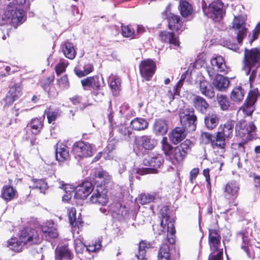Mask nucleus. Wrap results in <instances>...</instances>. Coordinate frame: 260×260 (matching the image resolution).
Here are the masks:
<instances>
[{
    "mask_svg": "<svg viewBox=\"0 0 260 260\" xmlns=\"http://www.w3.org/2000/svg\"><path fill=\"white\" fill-rule=\"evenodd\" d=\"M157 144V140L151 136L144 135L135 140V148L139 150H152Z\"/></svg>",
    "mask_w": 260,
    "mask_h": 260,
    "instance_id": "13",
    "label": "nucleus"
},
{
    "mask_svg": "<svg viewBox=\"0 0 260 260\" xmlns=\"http://www.w3.org/2000/svg\"><path fill=\"white\" fill-rule=\"evenodd\" d=\"M200 89L201 93L209 98L214 96V91L212 85L205 80L201 81L200 83Z\"/></svg>",
    "mask_w": 260,
    "mask_h": 260,
    "instance_id": "34",
    "label": "nucleus"
},
{
    "mask_svg": "<svg viewBox=\"0 0 260 260\" xmlns=\"http://www.w3.org/2000/svg\"><path fill=\"white\" fill-rule=\"evenodd\" d=\"M163 162L164 158L160 154H153L151 156H148L144 159L143 163L145 166L150 168L140 169L138 170V173L141 175L156 173L157 169L160 167Z\"/></svg>",
    "mask_w": 260,
    "mask_h": 260,
    "instance_id": "6",
    "label": "nucleus"
},
{
    "mask_svg": "<svg viewBox=\"0 0 260 260\" xmlns=\"http://www.w3.org/2000/svg\"><path fill=\"white\" fill-rule=\"evenodd\" d=\"M110 87L111 88L115 90H118L121 84L120 78L115 76H111L110 77Z\"/></svg>",
    "mask_w": 260,
    "mask_h": 260,
    "instance_id": "56",
    "label": "nucleus"
},
{
    "mask_svg": "<svg viewBox=\"0 0 260 260\" xmlns=\"http://www.w3.org/2000/svg\"><path fill=\"white\" fill-rule=\"evenodd\" d=\"M169 28L173 31L179 32L183 30L182 22L178 15L170 13L168 15Z\"/></svg>",
    "mask_w": 260,
    "mask_h": 260,
    "instance_id": "22",
    "label": "nucleus"
},
{
    "mask_svg": "<svg viewBox=\"0 0 260 260\" xmlns=\"http://www.w3.org/2000/svg\"><path fill=\"white\" fill-rule=\"evenodd\" d=\"M152 247L151 244L146 241H141L139 244V253L137 255L138 259H144L145 258L147 251Z\"/></svg>",
    "mask_w": 260,
    "mask_h": 260,
    "instance_id": "43",
    "label": "nucleus"
},
{
    "mask_svg": "<svg viewBox=\"0 0 260 260\" xmlns=\"http://www.w3.org/2000/svg\"><path fill=\"white\" fill-rule=\"evenodd\" d=\"M243 70L249 76V82L251 85L256 77L260 81V49L257 48L248 50L245 49L243 60Z\"/></svg>",
    "mask_w": 260,
    "mask_h": 260,
    "instance_id": "1",
    "label": "nucleus"
},
{
    "mask_svg": "<svg viewBox=\"0 0 260 260\" xmlns=\"http://www.w3.org/2000/svg\"><path fill=\"white\" fill-rule=\"evenodd\" d=\"M118 132L125 138H129L132 134V132L128 127L124 124L121 125L118 127Z\"/></svg>",
    "mask_w": 260,
    "mask_h": 260,
    "instance_id": "59",
    "label": "nucleus"
},
{
    "mask_svg": "<svg viewBox=\"0 0 260 260\" xmlns=\"http://www.w3.org/2000/svg\"><path fill=\"white\" fill-rule=\"evenodd\" d=\"M179 10L181 15L184 17L191 15L192 12L191 5L185 1H180Z\"/></svg>",
    "mask_w": 260,
    "mask_h": 260,
    "instance_id": "42",
    "label": "nucleus"
},
{
    "mask_svg": "<svg viewBox=\"0 0 260 260\" xmlns=\"http://www.w3.org/2000/svg\"><path fill=\"white\" fill-rule=\"evenodd\" d=\"M62 50L66 57L70 59H73L75 57L76 51L72 43L66 42L62 46Z\"/></svg>",
    "mask_w": 260,
    "mask_h": 260,
    "instance_id": "40",
    "label": "nucleus"
},
{
    "mask_svg": "<svg viewBox=\"0 0 260 260\" xmlns=\"http://www.w3.org/2000/svg\"><path fill=\"white\" fill-rule=\"evenodd\" d=\"M235 129L234 121L231 120H228L224 124L220 125L217 133L229 140L233 136Z\"/></svg>",
    "mask_w": 260,
    "mask_h": 260,
    "instance_id": "19",
    "label": "nucleus"
},
{
    "mask_svg": "<svg viewBox=\"0 0 260 260\" xmlns=\"http://www.w3.org/2000/svg\"><path fill=\"white\" fill-rule=\"evenodd\" d=\"M219 118L216 114L208 115L205 118V123L207 127L209 129H214L218 124Z\"/></svg>",
    "mask_w": 260,
    "mask_h": 260,
    "instance_id": "41",
    "label": "nucleus"
},
{
    "mask_svg": "<svg viewBox=\"0 0 260 260\" xmlns=\"http://www.w3.org/2000/svg\"><path fill=\"white\" fill-rule=\"evenodd\" d=\"M186 133L184 128L177 127L173 130L170 135V139L174 144H177L184 139Z\"/></svg>",
    "mask_w": 260,
    "mask_h": 260,
    "instance_id": "28",
    "label": "nucleus"
},
{
    "mask_svg": "<svg viewBox=\"0 0 260 260\" xmlns=\"http://www.w3.org/2000/svg\"><path fill=\"white\" fill-rule=\"evenodd\" d=\"M258 91L257 89L250 90L247 98L245 107L243 108V112L247 115H250L253 111V106L257 100Z\"/></svg>",
    "mask_w": 260,
    "mask_h": 260,
    "instance_id": "20",
    "label": "nucleus"
},
{
    "mask_svg": "<svg viewBox=\"0 0 260 260\" xmlns=\"http://www.w3.org/2000/svg\"><path fill=\"white\" fill-rule=\"evenodd\" d=\"M240 189L239 183L234 180L231 181L226 183L224 187V192L226 196L230 198H236L238 195Z\"/></svg>",
    "mask_w": 260,
    "mask_h": 260,
    "instance_id": "24",
    "label": "nucleus"
},
{
    "mask_svg": "<svg viewBox=\"0 0 260 260\" xmlns=\"http://www.w3.org/2000/svg\"><path fill=\"white\" fill-rule=\"evenodd\" d=\"M148 125L147 121L141 118H136L131 122L132 128L135 131H142L146 129Z\"/></svg>",
    "mask_w": 260,
    "mask_h": 260,
    "instance_id": "36",
    "label": "nucleus"
},
{
    "mask_svg": "<svg viewBox=\"0 0 260 260\" xmlns=\"http://www.w3.org/2000/svg\"><path fill=\"white\" fill-rule=\"evenodd\" d=\"M155 62L151 59L142 60L139 65L140 72L142 78L146 81H149L156 71Z\"/></svg>",
    "mask_w": 260,
    "mask_h": 260,
    "instance_id": "10",
    "label": "nucleus"
},
{
    "mask_svg": "<svg viewBox=\"0 0 260 260\" xmlns=\"http://www.w3.org/2000/svg\"><path fill=\"white\" fill-rule=\"evenodd\" d=\"M72 152L76 158H86L92 155L93 148L91 144L84 141H79L74 144Z\"/></svg>",
    "mask_w": 260,
    "mask_h": 260,
    "instance_id": "7",
    "label": "nucleus"
},
{
    "mask_svg": "<svg viewBox=\"0 0 260 260\" xmlns=\"http://www.w3.org/2000/svg\"><path fill=\"white\" fill-rule=\"evenodd\" d=\"M93 190V186L90 182L84 181L76 188L74 197L77 199L84 200Z\"/></svg>",
    "mask_w": 260,
    "mask_h": 260,
    "instance_id": "16",
    "label": "nucleus"
},
{
    "mask_svg": "<svg viewBox=\"0 0 260 260\" xmlns=\"http://www.w3.org/2000/svg\"><path fill=\"white\" fill-rule=\"evenodd\" d=\"M81 82L84 90H88L89 88L93 89L92 93L96 101L98 102L101 101L104 94L102 91L103 85L100 81L99 77L97 76L88 77L82 79Z\"/></svg>",
    "mask_w": 260,
    "mask_h": 260,
    "instance_id": "3",
    "label": "nucleus"
},
{
    "mask_svg": "<svg viewBox=\"0 0 260 260\" xmlns=\"http://www.w3.org/2000/svg\"><path fill=\"white\" fill-rule=\"evenodd\" d=\"M120 112L122 115L126 117L134 116L135 113V111L131 109L127 104H124L121 106Z\"/></svg>",
    "mask_w": 260,
    "mask_h": 260,
    "instance_id": "54",
    "label": "nucleus"
},
{
    "mask_svg": "<svg viewBox=\"0 0 260 260\" xmlns=\"http://www.w3.org/2000/svg\"><path fill=\"white\" fill-rule=\"evenodd\" d=\"M102 237L99 238L94 244L86 246L85 251L89 252H94L99 251L102 247Z\"/></svg>",
    "mask_w": 260,
    "mask_h": 260,
    "instance_id": "52",
    "label": "nucleus"
},
{
    "mask_svg": "<svg viewBox=\"0 0 260 260\" xmlns=\"http://www.w3.org/2000/svg\"><path fill=\"white\" fill-rule=\"evenodd\" d=\"M229 140L218 133L211 141V146L214 151L219 152V155L223 156L225 151L226 143Z\"/></svg>",
    "mask_w": 260,
    "mask_h": 260,
    "instance_id": "17",
    "label": "nucleus"
},
{
    "mask_svg": "<svg viewBox=\"0 0 260 260\" xmlns=\"http://www.w3.org/2000/svg\"><path fill=\"white\" fill-rule=\"evenodd\" d=\"M223 46L235 51H238L239 49L238 44L232 43L230 40H226L223 42Z\"/></svg>",
    "mask_w": 260,
    "mask_h": 260,
    "instance_id": "63",
    "label": "nucleus"
},
{
    "mask_svg": "<svg viewBox=\"0 0 260 260\" xmlns=\"http://www.w3.org/2000/svg\"><path fill=\"white\" fill-rule=\"evenodd\" d=\"M161 149L164 151L165 155L170 157L171 155L173 150H174V148H173L171 145H170L167 141V138L166 137H164L161 141Z\"/></svg>",
    "mask_w": 260,
    "mask_h": 260,
    "instance_id": "51",
    "label": "nucleus"
},
{
    "mask_svg": "<svg viewBox=\"0 0 260 260\" xmlns=\"http://www.w3.org/2000/svg\"><path fill=\"white\" fill-rule=\"evenodd\" d=\"M230 81L229 79L220 75H217L213 81V85L218 90H225L229 86Z\"/></svg>",
    "mask_w": 260,
    "mask_h": 260,
    "instance_id": "29",
    "label": "nucleus"
},
{
    "mask_svg": "<svg viewBox=\"0 0 260 260\" xmlns=\"http://www.w3.org/2000/svg\"><path fill=\"white\" fill-rule=\"evenodd\" d=\"M56 260H70L71 253L67 246H63L56 250Z\"/></svg>",
    "mask_w": 260,
    "mask_h": 260,
    "instance_id": "38",
    "label": "nucleus"
},
{
    "mask_svg": "<svg viewBox=\"0 0 260 260\" xmlns=\"http://www.w3.org/2000/svg\"><path fill=\"white\" fill-rule=\"evenodd\" d=\"M205 57L204 54H201L198 56L196 59V60L194 62L193 66L196 68H200L202 67L205 63Z\"/></svg>",
    "mask_w": 260,
    "mask_h": 260,
    "instance_id": "62",
    "label": "nucleus"
},
{
    "mask_svg": "<svg viewBox=\"0 0 260 260\" xmlns=\"http://www.w3.org/2000/svg\"><path fill=\"white\" fill-rule=\"evenodd\" d=\"M60 112L58 109H53L49 108L47 113V117L49 123H51L52 121L56 120V119L60 115Z\"/></svg>",
    "mask_w": 260,
    "mask_h": 260,
    "instance_id": "53",
    "label": "nucleus"
},
{
    "mask_svg": "<svg viewBox=\"0 0 260 260\" xmlns=\"http://www.w3.org/2000/svg\"><path fill=\"white\" fill-rule=\"evenodd\" d=\"M244 91L241 86L235 87L231 93V99L234 102L238 103L242 101L244 96Z\"/></svg>",
    "mask_w": 260,
    "mask_h": 260,
    "instance_id": "39",
    "label": "nucleus"
},
{
    "mask_svg": "<svg viewBox=\"0 0 260 260\" xmlns=\"http://www.w3.org/2000/svg\"><path fill=\"white\" fill-rule=\"evenodd\" d=\"M185 156L184 153L182 152L179 147L177 146L173 150L169 158L173 161L175 160L177 162H180L183 160Z\"/></svg>",
    "mask_w": 260,
    "mask_h": 260,
    "instance_id": "46",
    "label": "nucleus"
},
{
    "mask_svg": "<svg viewBox=\"0 0 260 260\" xmlns=\"http://www.w3.org/2000/svg\"><path fill=\"white\" fill-rule=\"evenodd\" d=\"M214 137L211 134L208 133H203L201 134V140L202 143L204 144H211V141L213 139Z\"/></svg>",
    "mask_w": 260,
    "mask_h": 260,
    "instance_id": "64",
    "label": "nucleus"
},
{
    "mask_svg": "<svg viewBox=\"0 0 260 260\" xmlns=\"http://www.w3.org/2000/svg\"><path fill=\"white\" fill-rule=\"evenodd\" d=\"M110 210L117 215L124 217L128 213V210L126 209L125 206H123L120 203H117L115 205H112L110 206Z\"/></svg>",
    "mask_w": 260,
    "mask_h": 260,
    "instance_id": "45",
    "label": "nucleus"
},
{
    "mask_svg": "<svg viewBox=\"0 0 260 260\" xmlns=\"http://www.w3.org/2000/svg\"><path fill=\"white\" fill-rule=\"evenodd\" d=\"M255 129L256 127L253 122L247 123L245 120L240 121L235 126L237 135L245 141L251 139V133Z\"/></svg>",
    "mask_w": 260,
    "mask_h": 260,
    "instance_id": "9",
    "label": "nucleus"
},
{
    "mask_svg": "<svg viewBox=\"0 0 260 260\" xmlns=\"http://www.w3.org/2000/svg\"><path fill=\"white\" fill-rule=\"evenodd\" d=\"M53 78H47L45 82L43 83V88L44 89L48 92V95L50 96H55L57 92V91L54 89V87L50 86V84L53 81Z\"/></svg>",
    "mask_w": 260,
    "mask_h": 260,
    "instance_id": "48",
    "label": "nucleus"
},
{
    "mask_svg": "<svg viewBox=\"0 0 260 260\" xmlns=\"http://www.w3.org/2000/svg\"><path fill=\"white\" fill-rule=\"evenodd\" d=\"M209 245L211 252L223 253V247L221 237L215 230H209Z\"/></svg>",
    "mask_w": 260,
    "mask_h": 260,
    "instance_id": "12",
    "label": "nucleus"
},
{
    "mask_svg": "<svg viewBox=\"0 0 260 260\" xmlns=\"http://www.w3.org/2000/svg\"><path fill=\"white\" fill-rule=\"evenodd\" d=\"M60 87L62 89L68 88L69 87V82L67 75H64L57 81Z\"/></svg>",
    "mask_w": 260,
    "mask_h": 260,
    "instance_id": "61",
    "label": "nucleus"
},
{
    "mask_svg": "<svg viewBox=\"0 0 260 260\" xmlns=\"http://www.w3.org/2000/svg\"><path fill=\"white\" fill-rule=\"evenodd\" d=\"M154 199V197L153 195L148 193H144L140 196L139 200L141 204L145 205L151 202Z\"/></svg>",
    "mask_w": 260,
    "mask_h": 260,
    "instance_id": "55",
    "label": "nucleus"
},
{
    "mask_svg": "<svg viewBox=\"0 0 260 260\" xmlns=\"http://www.w3.org/2000/svg\"><path fill=\"white\" fill-rule=\"evenodd\" d=\"M17 190L10 185H5L1 191V197L6 201H10L14 198Z\"/></svg>",
    "mask_w": 260,
    "mask_h": 260,
    "instance_id": "31",
    "label": "nucleus"
},
{
    "mask_svg": "<svg viewBox=\"0 0 260 260\" xmlns=\"http://www.w3.org/2000/svg\"><path fill=\"white\" fill-rule=\"evenodd\" d=\"M42 239L38 232L34 229H26L22 230L19 238L12 237L7 241V247L10 249L20 251L26 244H39Z\"/></svg>",
    "mask_w": 260,
    "mask_h": 260,
    "instance_id": "2",
    "label": "nucleus"
},
{
    "mask_svg": "<svg viewBox=\"0 0 260 260\" xmlns=\"http://www.w3.org/2000/svg\"><path fill=\"white\" fill-rule=\"evenodd\" d=\"M93 65L90 63H87L84 66L83 71L77 69V68H75L74 72L78 77H82L91 73L93 71Z\"/></svg>",
    "mask_w": 260,
    "mask_h": 260,
    "instance_id": "49",
    "label": "nucleus"
},
{
    "mask_svg": "<svg viewBox=\"0 0 260 260\" xmlns=\"http://www.w3.org/2000/svg\"><path fill=\"white\" fill-rule=\"evenodd\" d=\"M190 141L188 140H186L179 146H178V147L182 152L184 153V154L186 155L187 152L190 149Z\"/></svg>",
    "mask_w": 260,
    "mask_h": 260,
    "instance_id": "60",
    "label": "nucleus"
},
{
    "mask_svg": "<svg viewBox=\"0 0 260 260\" xmlns=\"http://www.w3.org/2000/svg\"><path fill=\"white\" fill-rule=\"evenodd\" d=\"M204 14L213 19L219 20L223 14V4L220 0H215L210 3L208 7L203 6Z\"/></svg>",
    "mask_w": 260,
    "mask_h": 260,
    "instance_id": "8",
    "label": "nucleus"
},
{
    "mask_svg": "<svg viewBox=\"0 0 260 260\" xmlns=\"http://www.w3.org/2000/svg\"><path fill=\"white\" fill-rule=\"evenodd\" d=\"M122 35L124 37L126 38H137L138 35L134 28L132 25H124L121 26Z\"/></svg>",
    "mask_w": 260,
    "mask_h": 260,
    "instance_id": "47",
    "label": "nucleus"
},
{
    "mask_svg": "<svg viewBox=\"0 0 260 260\" xmlns=\"http://www.w3.org/2000/svg\"><path fill=\"white\" fill-rule=\"evenodd\" d=\"M76 210L72 208L69 212V217L70 224L73 226V234L75 236V232L79 231L82 227L83 222L80 219L77 220L76 217Z\"/></svg>",
    "mask_w": 260,
    "mask_h": 260,
    "instance_id": "25",
    "label": "nucleus"
},
{
    "mask_svg": "<svg viewBox=\"0 0 260 260\" xmlns=\"http://www.w3.org/2000/svg\"><path fill=\"white\" fill-rule=\"evenodd\" d=\"M218 102L221 110H227L228 109L230 106V102L226 97L223 95L219 96Z\"/></svg>",
    "mask_w": 260,
    "mask_h": 260,
    "instance_id": "57",
    "label": "nucleus"
},
{
    "mask_svg": "<svg viewBox=\"0 0 260 260\" xmlns=\"http://www.w3.org/2000/svg\"><path fill=\"white\" fill-rule=\"evenodd\" d=\"M32 184L30 185V188L32 189H39L41 192L44 193L48 188L47 183L43 179H32Z\"/></svg>",
    "mask_w": 260,
    "mask_h": 260,
    "instance_id": "44",
    "label": "nucleus"
},
{
    "mask_svg": "<svg viewBox=\"0 0 260 260\" xmlns=\"http://www.w3.org/2000/svg\"><path fill=\"white\" fill-rule=\"evenodd\" d=\"M68 65V62L67 60H61L55 67L56 73L59 75L64 72Z\"/></svg>",
    "mask_w": 260,
    "mask_h": 260,
    "instance_id": "58",
    "label": "nucleus"
},
{
    "mask_svg": "<svg viewBox=\"0 0 260 260\" xmlns=\"http://www.w3.org/2000/svg\"><path fill=\"white\" fill-rule=\"evenodd\" d=\"M42 231L43 236L47 240L50 238H55L58 236V233L54 222L50 220L46 221L42 226Z\"/></svg>",
    "mask_w": 260,
    "mask_h": 260,
    "instance_id": "21",
    "label": "nucleus"
},
{
    "mask_svg": "<svg viewBox=\"0 0 260 260\" xmlns=\"http://www.w3.org/2000/svg\"><path fill=\"white\" fill-rule=\"evenodd\" d=\"M168 130L167 124L165 120L161 119H156L153 124V131L155 134L163 135L167 133Z\"/></svg>",
    "mask_w": 260,
    "mask_h": 260,
    "instance_id": "33",
    "label": "nucleus"
},
{
    "mask_svg": "<svg viewBox=\"0 0 260 260\" xmlns=\"http://www.w3.org/2000/svg\"><path fill=\"white\" fill-rule=\"evenodd\" d=\"M90 199L91 203L102 206L105 205L108 201L106 194L101 192L98 189L93 191Z\"/></svg>",
    "mask_w": 260,
    "mask_h": 260,
    "instance_id": "30",
    "label": "nucleus"
},
{
    "mask_svg": "<svg viewBox=\"0 0 260 260\" xmlns=\"http://www.w3.org/2000/svg\"><path fill=\"white\" fill-rule=\"evenodd\" d=\"M9 19H11L14 25L21 24L25 20L24 12L23 10L15 8L14 9L10 7L7 14Z\"/></svg>",
    "mask_w": 260,
    "mask_h": 260,
    "instance_id": "18",
    "label": "nucleus"
},
{
    "mask_svg": "<svg viewBox=\"0 0 260 260\" xmlns=\"http://www.w3.org/2000/svg\"><path fill=\"white\" fill-rule=\"evenodd\" d=\"M158 260H170V254L169 246L167 244H163L160 247L158 254Z\"/></svg>",
    "mask_w": 260,
    "mask_h": 260,
    "instance_id": "50",
    "label": "nucleus"
},
{
    "mask_svg": "<svg viewBox=\"0 0 260 260\" xmlns=\"http://www.w3.org/2000/svg\"><path fill=\"white\" fill-rule=\"evenodd\" d=\"M79 234V231L75 232V236L73 235V237L75 238L74 244L75 249L77 253H82L86 249V246L83 243V238L80 235L78 236Z\"/></svg>",
    "mask_w": 260,
    "mask_h": 260,
    "instance_id": "37",
    "label": "nucleus"
},
{
    "mask_svg": "<svg viewBox=\"0 0 260 260\" xmlns=\"http://www.w3.org/2000/svg\"><path fill=\"white\" fill-rule=\"evenodd\" d=\"M69 157V149L62 143L57 144L56 148V159L58 161H63Z\"/></svg>",
    "mask_w": 260,
    "mask_h": 260,
    "instance_id": "23",
    "label": "nucleus"
},
{
    "mask_svg": "<svg viewBox=\"0 0 260 260\" xmlns=\"http://www.w3.org/2000/svg\"><path fill=\"white\" fill-rule=\"evenodd\" d=\"M179 118L181 125L184 129H188L189 131H195L196 128L197 116L194 115L193 109L185 107L181 109L179 112Z\"/></svg>",
    "mask_w": 260,
    "mask_h": 260,
    "instance_id": "5",
    "label": "nucleus"
},
{
    "mask_svg": "<svg viewBox=\"0 0 260 260\" xmlns=\"http://www.w3.org/2000/svg\"><path fill=\"white\" fill-rule=\"evenodd\" d=\"M226 66L223 58L221 56H217L211 59L210 65L208 66L206 70L210 77L216 75L218 72H224L226 71Z\"/></svg>",
    "mask_w": 260,
    "mask_h": 260,
    "instance_id": "11",
    "label": "nucleus"
},
{
    "mask_svg": "<svg viewBox=\"0 0 260 260\" xmlns=\"http://www.w3.org/2000/svg\"><path fill=\"white\" fill-rule=\"evenodd\" d=\"M233 28L236 31L237 40L240 44L246 35L247 29L245 27V19L242 16L235 17L233 22Z\"/></svg>",
    "mask_w": 260,
    "mask_h": 260,
    "instance_id": "14",
    "label": "nucleus"
},
{
    "mask_svg": "<svg viewBox=\"0 0 260 260\" xmlns=\"http://www.w3.org/2000/svg\"><path fill=\"white\" fill-rule=\"evenodd\" d=\"M237 237L238 240H242L241 248L243 249L247 253V255H248L249 233L246 230H242V231L237 233Z\"/></svg>",
    "mask_w": 260,
    "mask_h": 260,
    "instance_id": "35",
    "label": "nucleus"
},
{
    "mask_svg": "<svg viewBox=\"0 0 260 260\" xmlns=\"http://www.w3.org/2000/svg\"><path fill=\"white\" fill-rule=\"evenodd\" d=\"M193 102L194 107L198 111L202 113L206 112L209 107V104L203 98L196 96L194 98Z\"/></svg>",
    "mask_w": 260,
    "mask_h": 260,
    "instance_id": "32",
    "label": "nucleus"
},
{
    "mask_svg": "<svg viewBox=\"0 0 260 260\" xmlns=\"http://www.w3.org/2000/svg\"><path fill=\"white\" fill-rule=\"evenodd\" d=\"M159 36L162 42L168 43L175 47L179 46V40L173 33L166 31H161L160 32Z\"/></svg>",
    "mask_w": 260,
    "mask_h": 260,
    "instance_id": "26",
    "label": "nucleus"
},
{
    "mask_svg": "<svg viewBox=\"0 0 260 260\" xmlns=\"http://www.w3.org/2000/svg\"><path fill=\"white\" fill-rule=\"evenodd\" d=\"M21 84L14 83L10 86L9 91L5 98L6 105L10 106L22 94Z\"/></svg>",
    "mask_w": 260,
    "mask_h": 260,
    "instance_id": "15",
    "label": "nucleus"
},
{
    "mask_svg": "<svg viewBox=\"0 0 260 260\" xmlns=\"http://www.w3.org/2000/svg\"><path fill=\"white\" fill-rule=\"evenodd\" d=\"M43 126L41 118H34L27 125L26 131H30L34 135L38 134Z\"/></svg>",
    "mask_w": 260,
    "mask_h": 260,
    "instance_id": "27",
    "label": "nucleus"
},
{
    "mask_svg": "<svg viewBox=\"0 0 260 260\" xmlns=\"http://www.w3.org/2000/svg\"><path fill=\"white\" fill-rule=\"evenodd\" d=\"M169 210L168 206H164L160 210L161 226L164 229L167 226L168 241L170 244H174L175 242L174 234L176 232L174 227L175 221L173 218H171L168 216Z\"/></svg>",
    "mask_w": 260,
    "mask_h": 260,
    "instance_id": "4",
    "label": "nucleus"
}]
</instances>
